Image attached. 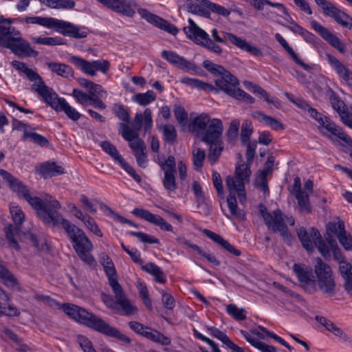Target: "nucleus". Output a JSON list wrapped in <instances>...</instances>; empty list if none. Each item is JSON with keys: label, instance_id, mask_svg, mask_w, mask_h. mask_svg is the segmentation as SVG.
<instances>
[{"label": "nucleus", "instance_id": "obj_1", "mask_svg": "<svg viewBox=\"0 0 352 352\" xmlns=\"http://www.w3.org/2000/svg\"><path fill=\"white\" fill-rule=\"evenodd\" d=\"M0 176L19 198L24 199L28 202L44 223L56 221L57 210L61 207L58 201L49 195L42 198L32 196L26 185L4 169H0Z\"/></svg>", "mask_w": 352, "mask_h": 352}, {"label": "nucleus", "instance_id": "obj_2", "mask_svg": "<svg viewBox=\"0 0 352 352\" xmlns=\"http://www.w3.org/2000/svg\"><path fill=\"white\" fill-rule=\"evenodd\" d=\"M61 309L71 318L100 333L116 338L125 344H130L131 342V338L123 334L117 328L111 326L96 315L89 312L76 305L64 303L61 305Z\"/></svg>", "mask_w": 352, "mask_h": 352}, {"label": "nucleus", "instance_id": "obj_3", "mask_svg": "<svg viewBox=\"0 0 352 352\" xmlns=\"http://www.w3.org/2000/svg\"><path fill=\"white\" fill-rule=\"evenodd\" d=\"M55 220L53 222H45V224L52 227L61 224L73 243V248L79 258L89 266H94L96 262L94 256L90 254L93 250V245L84 231L64 219L58 211Z\"/></svg>", "mask_w": 352, "mask_h": 352}, {"label": "nucleus", "instance_id": "obj_4", "mask_svg": "<svg viewBox=\"0 0 352 352\" xmlns=\"http://www.w3.org/2000/svg\"><path fill=\"white\" fill-rule=\"evenodd\" d=\"M203 67L215 76L220 78L215 80L216 86L228 95L238 100H245L250 104L254 103V99L243 90L237 87L239 80L223 66L215 64L209 60L203 62Z\"/></svg>", "mask_w": 352, "mask_h": 352}, {"label": "nucleus", "instance_id": "obj_5", "mask_svg": "<svg viewBox=\"0 0 352 352\" xmlns=\"http://www.w3.org/2000/svg\"><path fill=\"white\" fill-rule=\"evenodd\" d=\"M6 21L8 25L0 24V46L10 49L19 57H36L38 52L33 50L30 43L21 37V32L14 27L10 25L11 19H3L1 22Z\"/></svg>", "mask_w": 352, "mask_h": 352}, {"label": "nucleus", "instance_id": "obj_6", "mask_svg": "<svg viewBox=\"0 0 352 352\" xmlns=\"http://www.w3.org/2000/svg\"><path fill=\"white\" fill-rule=\"evenodd\" d=\"M251 175L250 168L244 164H238L236 166L234 176H228L226 185L230 194L227 197L228 208L237 205L235 194L236 193L241 203L245 202L246 195L245 184L249 183Z\"/></svg>", "mask_w": 352, "mask_h": 352}, {"label": "nucleus", "instance_id": "obj_7", "mask_svg": "<svg viewBox=\"0 0 352 352\" xmlns=\"http://www.w3.org/2000/svg\"><path fill=\"white\" fill-rule=\"evenodd\" d=\"M25 21L27 23L38 24L49 28H54L56 32L63 36L74 38H83L87 36V32L85 30V28L82 29L69 22L54 18L27 16L25 19Z\"/></svg>", "mask_w": 352, "mask_h": 352}, {"label": "nucleus", "instance_id": "obj_8", "mask_svg": "<svg viewBox=\"0 0 352 352\" xmlns=\"http://www.w3.org/2000/svg\"><path fill=\"white\" fill-rule=\"evenodd\" d=\"M314 273L317 291H320L326 297L333 296L336 293V283L331 266L318 257Z\"/></svg>", "mask_w": 352, "mask_h": 352}, {"label": "nucleus", "instance_id": "obj_9", "mask_svg": "<svg viewBox=\"0 0 352 352\" xmlns=\"http://www.w3.org/2000/svg\"><path fill=\"white\" fill-rule=\"evenodd\" d=\"M258 210L267 228L274 232H280L283 241L290 243L292 236L285 223L284 214L282 211L280 209H276L270 213L262 204L258 205Z\"/></svg>", "mask_w": 352, "mask_h": 352}, {"label": "nucleus", "instance_id": "obj_10", "mask_svg": "<svg viewBox=\"0 0 352 352\" xmlns=\"http://www.w3.org/2000/svg\"><path fill=\"white\" fill-rule=\"evenodd\" d=\"M10 212L12 218L14 225L10 224L4 228L6 238L8 241L10 248H13L17 251L20 250L21 247L18 244L17 238L21 240V226L25 220V214L21 208L14 204L10 206Z\"/></svg>", "mask_w": 352, "mask_h": 352}, {"label": "nucleus", "instance_id": "obj_11", "mask_svg": "<svg viewBox=\"0 0 352 352\" xmlns=\"http://www.w3.org/2000/svg\"><path fill=\"white\" fill-rule=\"evenodd\" d=\"M188 23L190 25L184 28V31L188 38L217 55L222 54L221 47L212 41L208 34L201 29L192 19H189Z\"/></svg>", "mask_w": 352, "mask_h": 352}, {"label": "nucleus", "instance_id": "obj_12", "mask_svg": "<svg viewBox=\"0 0 352 352\" xmlns=\"http://www.w3.org/2000/svg\"><path fill=\"white\" fill-rule=\"evenodd\" d=\"M112 290L114 293L116 300H114L111 296L107 294L102 295V301L108 308L113 311L116 314L124 316H131L136 313L137 308L132 305L127 299L121 285L120 292L116 294L114 289Z\"/></svg>", "mask_w": 352, "mask_h": 352}, {"label": "nucleus", "instance_id": "obj_13", "mask_svg": "<svg viewBox=\"0 0 352 352\" xmlns=\"http://www.w3.org/2000/svg\"><path fill=\"white\" fill-rule=\"evenodd\" d=\"M45 102L56 111H64L67 116L74 120H78L81 115L74 108L71 107L63 98H59L58 94L50 87L41 96Z\"/></svg>", "mask_w": 352, "mask_h": 352}, {"label": "nucleus", "instance_id": "obj_14", "mask_svg": "<svg viewBox=\"0 0 352 352\" xmlns=\"http://www.w3.org/2000/svg\"><path fill=\"white\" fill-rule=\"evenodd\" d=\"M324 14L332 18L338 24L343 28H352V18L337 8L333 3L327 0H314Z\"/></svg>", "mask_w": 352, "mask_h": 352}, {"label": "nucleus", "instance_id": "obj_15", "mask_svg": "<svg viewBox=\"0 0 352 352\" xmlns=\"http://www.w3.org/2000/svg\"><path fill=\"white\" fill-rule=\"evenodd\" d=\"M212 37L213 39L219 43H226V40H229L233 45L245 52L250 53L252 55L261 57L263 56L261 50L255 46L251 45L248 42L242 38L238 37L236 35L229 32H222L223 36L219 35L217 29H213L211 32Z\"/></svg>", "mask_w": 352, "mask_h": 352}, {"label": "nucleus", "instance_id": "obj_16", "mask_svg": "<svg viewBox=\"0 0 352 352\" xmlns=\"http://www.w3.org/2000/svg\"><path fill=\"white\" fill-rule=\"evenodd\" d=\"M162 57L178 69L185 70L191 74L202 75L204 73L201 67L173 51L163 50Z\"/></svg>", "mask_w": 352, "mask_h": 352}, {"label": "nucleus", "instance_id": "obj_17", "mask_svg": "<svg viewBox=\"0 0 352 352\" xmlns=\"http://www.w3.org/2000/svg\"><path fill=\"white\" fill-rule=\"evenodd\" d=\"M12 65L16 70L24 73L29 80L33 82L32 89L41 96L45 91L49 88L41 76L33 69L27 67L26 64L18 60H13Z\"/></svg>", "mask_w": 352, "mask_h": 352}, {"label": "nucleus", "instance_id": "obj_18", "mask_svg": "<svg viewBox=\"0 0 352 352\" xmlns=\"http://www.w3.org/2000/svg\"><path fill=\"white\" fill-rule=\"evenodd\" d=\"M113 11L124 16L133 17L138 5L134 0H97Z\"/></svg>", "mask_w": 352, "mask_h": 352}, {"label": "nucleus", "instance_id": "obj_19", "mask_svg": "<svg viewBox=\"0 0 352 352\" xmlns=\"http://www.w3.org/2000/svg\"><path fill=\"white\" fill-rule=\"evenodd\" d=\"M293 270L305 292L309 294H315L317 292L316 278L313 276L311 270H308L297 263L294 265Z\"/></svg>", "mask_w": 352, "mask_h": 352}, {"label": "nucleus", "instance_id": "obj_20", "mask_svg": "<svg viewBox=\"0 0 352 352\" xmlns=\"http://www.w3.org/2000/svg\"><path fill=\"white\" fill-rule=\"evenodd\" d=\"M223 122L220 119L213 118L210 124L199 137L206 144L222 142Z\"/></svg>", "mask_w": 352, "mask_h": 352}, {"label": "nucleus", "instance_id": "obj_21", "mask_svg": "<svg viewBox=\"0 0 352 352\" xmlns=\"http://www.w3.org/2000/svg\"><path fill=\"white\" fill-rule=\"evenodd\" d=\"M139 14L149 23L156 26L157 28L163 30L173 35H176L178 33V29L174 25L169 23L164 19L159 16L150 12L145 8H138Z\"/></svg>", "mask_w": 352, "mask_h": 352}, {"label": "nucleus", "instance_id": "obj_22", "mask_svg": "<svg viewBox=\"0 0 352 352\" xmlns=\"http://www.w3.org/2000/svg\"><path fill=\"white\" fill-rule=\"evenodd\" d=\"M311 28L317 32L320 36L327 41L333 47L336 48L340 53L346 52V47L339 38L331 32L327 28L320 25L316 21H311Z\"/></svg>", "mask_w": 352, "mask_h": 352}, {"label": "nucleus", "instance_id": "obj_23", "mask_svg": "<svg viewBox=\"0 0 352 352\" xmlns=\"http://www.w3.org/2000/svg\"><path fill=\"white\" fill-rule=\"evenodd\" d=\"M132 214L155 225L159 226L161 230L173 231V227L167 223L162 217L151 213L147 210L135 208L133 210Z\"/></svg>", "mask_w": 352, "mask_h": 352}, {"label": "nucleus", "instance_id": "obj_24", "mask_svg": "<svg viewBox=\"0 0 352 352\" xmlns=\"http://www.w3.org/2000/svg\"><path fill=\"white\" fill-rule=\"evenodd\" d=\"M101 263L108 277L109 284L116 293L120 292V284L118 281L117 273L112 260L107 255H104Z\"/></svg>", "mask_w": 352, "mask_h": 352}, {"label": "nucleus", "instance_id": "obj_25", "mask_svg": "<svg viewBox=\"0 0 352 352\" xmlns=\"http://www.w3.org/2000/svg\"><path fill=\"white\" fill-rule=\"evenodd\" d=\"M327 58L329 64L334 68L338 75L342 78L350 87H352V71L344 66L335 56L327 54Z\"/></svg>", "mask_w": 352, "mask_h": 352}, {"label": "nucleus", "instance_id": "obj_26", "mask_svg": "<svg viewBox=\"0 0 352 352\" xmlns=\"http://www.w3.org/2000/svg\"><path fill=\"white\" fill-rule=\"evenodd\" d=\"M211 120L208 114L201 113L190 122L188 129L199 138L210 124Z\"/></svg>", "mask_w": 352, "mask_h": 352}, {"label": "nucleus", "instance_id": "obj_27", "mask_svg": "<svg viewBox=\"0 0 352 352\" xmlns=\"http://www.w3.org/2000/svg\"><path fill=\"white\" fill-rule=\"evenodd\" d=\"M325 121L321 123V127L327 129L331 134L337 136L340 140L344 141L348 146H352V139L344 131H342L341 127L336 125L334 122L329 120L324 117Z\"/></svg>", "mask_w": 352, "mask_h": 352}, {"label": "nucleus", "instance_id": "obj_28", "mask_svg": "<svg viewBox=\"0 0 352 352\" xmlns=\"http://www.w3.org/2000/svg\"><path fill=\"white\" fill-rule=\"evenodd\" d=\"M311 236L313 238L314 243L319 252L326 259H330L331 251L330 247L324 241L320 232L314 228H311Z\"/></svg>", "mask_w": 352, "mask_h": 352}, {"label": "nucleus", "instance_id": "obj_29", "mask_svg": "<svg viewBox=\"0 0 352 352\" xmlns=\"http://www.w3.org/2000/svg\"><path fill=\"white\" fill-rule=\"evenodd\" d=\"M39 173L43 178L52 177L64 173V168L54 162H45L40 166Z\"/></svg>", "mask_w": 352, "mask_h": 352}, {"label": "nucleus", "instance_id": "obj_30", "mask_svg": "<svg viewBox=\"0 0 352 352\" xmlns=\"http://www.w3.org/2000/svg\"><path fill=\"white\" fill-rule=\"evenodd\" d=\"M252 116L253 118L270 126L273 130L278 131L284 129V125L280 121L261 111H255L252 112Z\"/></svg>", "mask_w": 352, "mask_h": 352}, {"label": "nucleus", "instance_id": "obj_31", "mask_svg": "<svg viewBox=\"0 0 352 352\" xmlns=\"http://www.w3.org/2000/svg\"><path fill=\"white\" fill-rule=\"evenodd\" d=\"M241 335L244 338L254 347L259 350L261 352H277L276 349L271 345L258 340L254 338L250 333L244 330H241Z\"/></svg>", "mask_w": 352, "mask_h": 352}, {"label": "nucleus", "instance_id": "obj_32", "mask_svg": "<svg viewBox=\"0 0 352 352\" xmlns=\"http://www.w3.org/2000/svg\"><path fill=\"white\" fill-rule=\"evenodd\" d=\"M0 280L8 287L14 288L19 285L17 279L9 269L3 264V261L0 260Z\"/></svg>", "mask_w": 352, "mask_h": 352}, {"label": "nucleus", "instance_id": "obj_33", "mask_svg": "<svg viewBox=\"0 0 352 352\" xmlns=\"http://www.w3.org/2000/svg\"><path fill=\"white\" fill-rule=\"evenodd\" d=\"M77 80L81 87L88 89V94L91 97H102V94H106V91L103 90L101 85L96 84L89 80L84 78H80Z\"/></svg>", "mask_w": 352, "mask_h": 352}, {"label": "nucleus", "instance_id": "obj_34", "mask_svg": "<svg viewBox=\"0 0 352 352\" xmlns=\"http://www.w3.org/2000/svg\"><path fill=\"white\" fill-rule=\"evenodd\" d=\"M48 68L57 75L63 78H71L74 76L72 68L64 63L50 62L47 63Z\"/></svg>", "mask_w": 352, "mask_h": 352}, {"label": "nucleus", "instance_id": "obj_35", "mask_svg": "<svg viewBox=\"0 0 352 352\" xmlns=\"http://www.w3.org/2000/svg\"><path fill=\"white\" fill-rule=\"evenodd\" d=\"M69 61L76 67L80 69L85 74L91 76H95L93 61L89 62L77 56H72L69 58Z\"/></svg>", "mask_w": 352, "mask_h": 352}, {"label": "nucleus", "instance_id": "obj_36", "mask_svg": "<svg viewBox=\"0 0 352 352\" xmlns=\"http://www.w3.org/2000/svg\"><path fill=\"white\" fill-rule=\"evenodd\" d=\"M142 269L146 272L154 276L156 282L164 284L166 282V275L162 269L153 263H148L142 266Z\"/></svg>", "mask_w": 352, "mask_h": 352}, {"label": "nucleus", "instance_id": "obj_37", "mask_svg": "<svg viewBox=\"0 0 352 352\" xmlns=\"http://www.w3.org/2000/svg\"><path fill=\"white\" fill-rule=\"evenodd\" d=\"M297 234L303 248L309 254L312 253L314 250V243L311 236V231L308 232L304 227H301L298 230Z\"/></svg>", "mask_w": 352, "mask_h": 352}, {"label": "nucleus", "instance_id": "obj_38", "mask_svg": "<svg viewBox=\"0 0 352 352\" xmlns=\"http://www.w3.org/2000/svg\"><path fill=\"white\" fill-rule=\"evenodd\" d=\"M205 2H208V0H202L199 3H193L190 0H188L186 6L188 12L196 14L200 16H209L210 12L208 8L204 6Z\"/></svg>", "mask_w": 352, "mask_h": 352}, {"label": "nucleus", "instance_id": "obj_39", "mask_svg": "<svg viewBox=\"0 0 352 352\" xmlns=\"http://www.w3.org/2000/svg\"><path fill=\"white\" fill-rule=\"evenodd\" d=\"M180 82L192 88H197L199 90H216V89L212 85L207 82H204L197 78L184 77L180 80Z\"/></svg>", "mask_w": 352, "mask_h": 352}, {"label": "nucleus", "instance_id": "obj_40", "mask_svg": "<svg viewBox=\"0 0 352 352\" xmlns=\"http://www.w3.org/2000/svg\"><path fill=\"white\" fill-rule=\"evenodd\" d=\"M157 163L160 168L164 171V175L176 174V161L173 155H169L167 159L164 160H160L158 158Z\"/></svg>", "mask_w": 352, "mask_h": 352}, {"label": "nucleus", "instance_id": "obj_41", "mask_svg": "<svg viewBox=\"0 0 352 352\" xmlns=\"http://www.w3.org/2000/svg\"><path fill=\"white\" fill-rule=\"evenodd\" d=\"M144 336L153 342L160 343L163 345H169L171 342L169 338L164 336L160 332L151 329L150 328L145 331Z\"/></svg>", "mask_w": 352, "mask_h": 352}, {"label": "nucleus", "instance_id": "obj_42", "mask_svg": "<svg viewBox=\"0 0 352 352\" xmlns=\"http://www.w3.org/2000/svg\"><path fill=\"white\" fill-rule=\"evenodd\" d=\"M28 139H30L33 143L41 147L50 145V142L45 137L35 132L25 131V132H23L22 140H26Z\"/></svg>", "mask_w": 352, "mask_h": 352}, {"label": "nucleus", "instance_id": "obj_43", "mask_svg": "<svg viewBox=\"0 0 352 352\" xmlns=\"http://www.w3.org/2000/svg\"><path fill=\"white\" fill-rule=\"evenodd\" d=\"M156 99V94L151 90L145 93L137 94L133 96V101L141 106H146Z\"/></svg>", "mask_w": 352, "mask_h": 352}, {"label": "nucleus", "instance_id": "obj_44", "mask_svg": "<svg viewBox=\"0 0 352 352\" xmlns=\"http://www.w3.org/2000/svg\"><path fill=\"white\" fill-rule=\"evenodd\" d=\"M208 145L210 146V148L208 155V160L211 164H214L217 162L223 149V142H219L217 143V144H210Z\"/></svg>", "mask_w": 352, "mask_h": 352}, {"label": "nucleus", "instance_id": "obj_45", "mask_svg": "<svg viewBox=\"0 0 352 352\" xmlns=\"http://www.w3.org/2000/svg\"><path fill=\"white\" fill-rule=\"evenodd\" d=\"M227 313L234 320L238 321L246 319V311L243 308H239L234 304H229L226 307Z\"/></svg>", "mask_w": 352, "mask_h": 352}, {"label": "nucleus", "instance_id": "obj_46", "mask_svg": "<svg viewBox=\"0 0 352 352\" xmlns=\"http://www.w3.org/2000/svg\"><path fill=\"white\" fill-rule=\"evenodd\" d=\"M162 133L165 142L173 144L177 142V134L175 126L172 124H165L162 126Z\"/></svg>", "mask_w": 352, "mask_h": 352}, {"label": "nucleus", "instance_id": "obj_47", "mask_svg": "<svg viewBox=\"0 0 352 352\" xmlns=\"http://www.w3.org/2000/svg\"><path fill=\"white\" fill-rule=\"evenodd\" d=\"M100 146L102 150L109 155L116 162L118 163L123 157L119 153L116 147L108 141H102L100 142Z\"/></svg>", "mask_w": 352, "mask_h": 352}, {"label": "nucleus", "instance_id": "obj_48", "mask_svg": "<svg viewBox=\"0 0 352 352\" xmlns=\"http://www.w3.org/2000/svg\"><path fill=\"white\" fill-rule=\"evenodd\" d=\"M295 197L298 201L300 212L305 214L311 213V207L309 203L308 194L305 192L300 195H296Z\"/></svg>", "mask_w": 352, "mask_h": 352}, {"label": "nucleus", "instance_id": "obj_49", "mask_svg": "<svg viewBox=\"0 0 352 352\" xmlns=\"http://www.w3.org/2000/svg\"><path fill=\"white\" fill-rule=\"evenodd\" d=\"M206 159V153L204 149L195 148L192 151V162L195 169L200 170L203 167L204 161Z\"/></svg>", "mask_w": 352, "mask_h": 352}, {"label": "nucleus", "instance_id": "obj_50", "mask_svg": "<svg viewBox=\"0 0 352 352\" xmlns=\"http://www.w3.org/2000/svg\"><path fill=\"white\" fill-rule=\"evenodd\" d=\"M120 133L125 140L131 142L138 138V132L139 131H135L133 129H131L126 123H120Z\"/></svg>", "mask_w": 352, "mask_h": 352}, {"label": "nucleus", "instance_id": "obj_51", "mask_svg": "<svg viewBox=\"0 0 352 352\" xmlns=\"http://www.w3.org/2000/svg\"><path fill=\"white\" fill-rule=\"evenodd\" d=\"M239 126L240 121L237 119H234L230 122V126L226 133L228 141L229 142L232 143L237 140Z\"/></svg>", "mask_w": 352, "mask_h": 352}, {"label": "nucleus", "instance_id": "obj_52", "mask_svg": "<svg viewBox=\"0 0 352 352\" xmlns=\"http://www.w3.org/2000/svg\"><path fill=\"white\" fill-rule=\"evenodd\" d=\"M252 124L249 120L243 121L241 130V140L243 143H246L249 141L250 136L252 133Z\"/></svg>", "mask_w": 352, "mask_h": 352}, {"label": "nucleus", "instance_id": "obj_53", "mask_svg": "<svg viewBox=\"0 0 352 352\" xmlns=\"http://www.w3.org/2000/svg\"><path fill=\"white\" fill-rule=\"evenodd\" d=\"M254 184V186L256 188L259 189L261 191H262L265 195H269L270 190L268 188L267 176L258 173L255 178Z\"/></svg>", "mask_w": 352, "mask_h": 352}, {"label": "nucleus", "instance_id": "obj_54", "mask_svg": "<svg viewBox=\"0 0 352 352\" xmlns=\"http://www.w3.org/2000/svg\"><path fill=\"white\" fill-rule=\"evenodd\" d=\"M113 111L116 116L122 120L124 123L128 124L130 121V116L127 109L122 104H115Z\"/></svg>", "mask_w": 352, "mask_h": 352}, {"label": "nucleus", "instance_id": "obj_55", "mask_svg": "<svg viewBox=\"0 0 352 352\" xmlns=\"http://www.w3.org/2000/svg\"><path fill=\"white\" fill-rule=\"evenodd\" d=\"M204 6H206L208 9L211 10L212 12L216 13L217 14L223 16H228L230 14V11L223 6H221L220 5L212 3L208 1V2H205Z\"/></svg>", "mask_w": 352, "mask_h": 352}, {"label": "nucleus", "instance_id": "obj_56", "mask_svg": "<svg viewBox=\"0 0 352 352\" xmlns=\"http://www.w3.org/2000/svg\"><path fill=\"white\" fill-rule=\"evenodd\" d=\"M77 342L84 352H97L94 348L91 341L85 336L78 335Z\"/></svg>", "mask_w": 352, "mask_h": 352}, {"label": "nucleus", "instance_id": "obj_57", "mask_svg": "<svg viewBox=\"0 0 352 352\" xmlns=\"http://www.w3.org/2000/svg\"><path fill=\"white\" fill-rule=\"evenodd\" d=\"M206 328L213 337L221 340L225 346L231 340L224 332L214 327L206 326Z\"/></svg>", "mask_w": 352, "mask_h": 352}, {"label": "nucleus", "instance_id": "obj_58", "mask_svg": "<svg viewBox=\"0 0 352 352\" xmlns=\"http://www.w3.org/2000/svg\"><path fill=\"white\" fill-rule=\"evenodd\" d=\"M34 43L46 45H60L64 44L62 42V38L58 37H38L34 38Z\"/></svg>", "mask_w": 352, "mask_h": 352}, {"label": "nucleus", "instance_id": "obj_59", "mask_svg": "<svg viewBox=\"0 0 352 352\" xmlns=\"http://www.w3.org/2000/svg\"><path fill=\"white\" fill-rule=\"evenodd\" d=\"M162 184L165 189L169 192H175L177 189L175 174L164 175Z\"/></svg>", "mask_w": 352, "mask_h": 352}, {"label": "nucleus", "instance_id": "obj_60", "mask_svg": "<svg viewBox=\"0 0 352 352\" xmlns=\"http://www.w3.org/2000/svg\"><path fill=\"white\" fill-rule=\"evenodd\" d=\"M329 101L333 109L336 110L338 114L340 112H342L344 108H347L344 102L333 91L329 96Z\"/></svg>", "mask_w": 352, "mask_h": 352}, {"label": "nucleus", "instance_id": "obj_61", "mask_svg": "<svg viewBox=\"0 0 352 352\" xmlns=\"http://www.w3.org/2000/svg\"><path fill=\"white\" fill-rule=\"evenodd\" d=\"M129 234L133 236H136L140 241L147 243H159V240L151 235H148L142 232H129Z\"/></svg>", "mask_w": 352, "mask_h": 352}, {"label": "nucleus", "instance_id": "obj_62", "mask_svg": "<svg viewBox=\"0 0 352 352\" xmlns=\"http://www.w3.org/2000/svg\"><path fill=\"white\" fill-rule=\"evenodd\" d=\"M174 114L178 123L182 126H186L188 122V114L185 109L180 107L177 106L174 108Z\"/></svg>", "mask_w": 352, "mask_h": 352}, {"label": "nucleus", "instance_id": "obj_63", "mask_svg": "<svg viewBox=\"0 0 352 352\" xmlns=\"http://www.w3.org/2000/svg\"><path fill=\"white\" fill-rule=\"evenodd\" d=\"M338 239L346 250H352V236L351 235H347L346 232L338 233Z\"/></svg>", "mask_w": 352, "mask_h": 352}, {"label": "nucleus", "instance_id": "obj_64", "mask_svg": "<svg viewBox=\"0 0 352 352\" xmlns=\"http://www.w3.org/2000/svg\"><path fill=\"white\" fill-rule=\"evenodd\" d=\"M339 272L343 280L351 277L352 265L348 261L342 262V264L339 265Z\"/></svg>", "mask_w": 352, "mask_h": 352}]
</instances>
